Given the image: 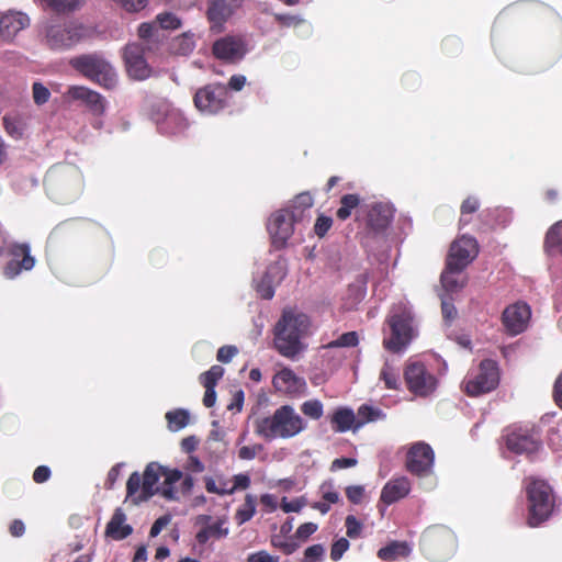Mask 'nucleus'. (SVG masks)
<instances>
[{
	"label": "nucleus",
	"instance_id": "obj_1",
	"mask_svg": "<svg viewBox=\"0 0 562 562\" xmlns=\"http://www.w3.org/2000/svg\"><path fill=\"white\" fill-rule=\"evenodd\" d=\"M254 426L256 435L271 441L297 436L306 429L307 423L293 406L285 404L277 408L271 416L257 418Z\"/></svg>",
	"mask_w": 562,
	"mask_h": 562
},
{
	"label": "nucleus",
	"instance_id": "obj_2",
	"mask_svg": "<svg viewBox=\"0 0 562 562\" xmlns=\"http://www.w3.org/2000/svg\"><path fill=\"white\" fill-rule=\"evenodd\" d=\"M44 188L52 200L58 203L70 202L83 191L81 171L71 164L55 165L45 175Z\"/></svg>",
	"mask_w": 562,
	"mask_h": 562
},
{
	"label": "nucleus",
	"instance_id": "obj_3",
	"mask_svg": "<svg viewBox=\"0 0 562 562\" xmlns=\"http://www.w3.org/2000/svg\"><path fill=\"white\" fill-rule=\"evenodd\" d=\"M310 318L304 313L284 310L274 329V345L280 355L293 359L303 346L301 338L307 333Z\"/></svg>",
	"mask_w": 562,
	"mask_h": 562
},
{
	"label": "nucleus",
	"instance_id": "obj_4",
	"mask_svg": "<svg viewBox=\"0 0 562 562\" xmlns=\"http://www.w3.org/2000/svg\"><path fill=\"white\" fill-rule=\"evenodd\" d=\"M382 331L383 348L391 353L403 352L417 335L411 310L405 306L393 307L385 318Z\"/></svg>",
	"mask_w": 562,
	"mask_h": 562
},
{
	"label": "nucleus",
	"instance_id": "obj_5",
	"mask_svg": "<svg viewBox=\"0 0 562 562\" xmlns=\"http://www.w3.org/2000/svg\"><path fill=\"white\" fill-rule=\"evenodd\" d=\"M528 525L538 527L547 521L555 506L552 487L543 480H532L527 486Z\"/></svg>",
	"mask_w": 562,
	"mask_h": 562
},
{
	"label": "nucleus",
	"instance_id": "obj_6",
	"mask_svg": "<svg viewBox=\"0 0 562 562\" xmlns=\"http://www.w3.org/2000/svg\"><path fill=\"white\" fill-rule=\"evenodd\" d=\"M69 65L87 79L99 86L112 90L117 85L114 68L103 57L95 54H83L72 57Z\"/></svg>",
	"mask_w": 562,
	"mask_h": 562
},
{
	"label": "nucleus",
	"instance_id": "obj_7",
	"mask_svg": "<svg viewBox=\"0 0 562 562\" xmlns=\"http://www.w3.org/2000/svg\"><path fill=\"white\" fill-rule=\"evenodd\" d=\"M164 465L149 462L143 473L133 472L126 482V497H133L135 504L146 502L159 492L157 483L162 476Z\"/></svg>",
	"mask_w": 562,
	"mask_h": 562
},
{
	"label": "nucleus",
	"instance_id": "obj_8",
	"mask_svg": "<svg viewBox=\"0 0 562 562\" xmlns=\"http://www.w3.org/2000/svg\"><path fill=\"white\" fill-rule=\"evenodd\" d=\"M403 375L407 390L416 396L426 397L437 389L436 376L422 361H407Z\"/></svg>",
	"mask_w": 562,
	"mask_h": 562
},
{
	"label": "nucleus",
	"instance_id": "obj_9",
	"mask_svg": "<svg viewBox=\"0 0 562 562\" xmlns=\"http://www.w3.org/2000/svg\"><path fill=\"white\" fill-rule=\"evenodd\" d=\"M498 382L499 374L496 362L484 359L480 362L477 372L464 380V392L469 396H479L496 389Z\"/></svg>",
	"mask_w": 562,
	"mask_h": 562
},
{
	"label": "nucleus",
	"instance_id": "obj_10",
	"mask_svg": "<svg viewBox=\"0 0 562 562\" xmlns=\"http://www.w3.org/2000/svg\"><path fill=\"white\" fill-rule=\"evenodd\" d=\"M193 101L199 111L216 114L227 106V86L220 82L209 83L195 92Z\"/></svg>",
	"mask_w": 562,
	"mask_h": 562
},
{
	"label": "nucleus",
	"instance_id": "obj_11",
	"mask_svg": "<svg viewBox=\"0 0 562 562\" xmlns=\"http://www.w3.org/2000/svg\"><path fill=\"white\" fill-rule=\"evenodd\" d=\"M506 447L516 454H533L541 448V439L535 427L515 426L507 429Z\"/></svg>",
	"mask_w": 562,
	"mask_h": 562
},
{
	"label": "nucleus",
	"instance_id": "obj_12",
	"mask_svg": "<svg viewBox=\"0 0 562 562\" xmlns=\"http://www.w3.org/2000/svg\"><path fill=\"white\" fill-rule=\"evenodd\" d=\"M85 36V29L72 22L54 24L46 30V44L56 50L69 49Z\"/></svg>",
	"mask_w": 562,
	"mask_h": 562
},
{
	"label": "nucleus",
	"instance_id": "obj_13",
	"mask_svg": "<svg viewBox=\"0 0 562 562\" xmlns=\"http://www.w3.org/2000/svg\"><path fill=\"white\" fill-rule=\"evenodd\" d=\"M479 255V244L474 237L463 235L456 239L449 249L446 263L449 268L464 270Z\"/></svg>",
	"mask_w": 562,
	"mask_h": 562
},
{
	"label": "nucleus",
	"instance_id": "obj_14",
	"mask_svg": "<svg viewBox=\"0 0 562 562\" xmlns=\"http://www.w3.org/2000/svg\"><path fill=\"white\" fill-rule=\"evenodd\" d=\"M435 461L432 448L424 442L413 443L406 454V469L416 476H427L431 473Z\"/></svg>",
	"mask_w": 562,
	"mask_h": 562
},
{
	"label": "nucleus",
	"instance_id": "obj_15",
	"mask_svg": "<svg viewBox=\"0 0 562 562\" xmlns=\"http://www.w3.org/2000/svg\"><path fill=\"white\" fill-rule=\"evenodd\" d=\"M247 53L244 38L238 35H226L212 45V54L216 59L228 64L238 63Z\"/></svg>",
	"mask_w": 562,
	"mask_h": 562
},
{
	"label": "nucleus",
	"instance_id": "obj_16",
	"mask_svg": "<svg viewBox=\"0 0 562 562\" xmlns=\"http://www.w3.org/2000/svg\"><path fill=\"white\" fill-rule=\"evenodd\" d=\"M8 255L11 260L5 265L3 274L8 279H13L23 270L29 271L35 265V258L31 256L29 244L12 243L7 247Z\"/></svg>",
	"mask_w": 562,
	"mask_h": 562
},
{
	"label": "nucleus",
	"instance_id": "obj_17",
	"mask_svg": "<svg viewBox=\"0 0 562 562\" xmlns=\"http://www.w3.org/2000/svg\"><path fill=\"white\" fill-rule=\"evenodd\" d=\"M123 59L128 76L135 80H145L151 74L145 58V48L137 43L127 44L124 48Z\"/></svg>",
	"mask_w": 562,
	"mask_h": 562
},
{
	"label": "nucleus",
	"instance_id": "obj_18",
	"mask_svg": "<svg viewBox=\"0 0 562 562\" xmlns=\"http://www.w3.org/2000/svg\"><path fill=\"white\" fill-rule=\"evenodd\" d=\"M530 316L531 311L529 305L524 302H516L504 310L502 323L506 331L515 336L527 328Z\"/></svg>",
	"mask_w": 562,
	"mask_h": 562
},
{
	"label": "nucleus",
	"instance_id": "obj_19",
	"mask_svg": "<svg viewBox=\"0 0 562 562\" xmlns=\"http://www.w3.org/2000/svg\"><path fill=\"white\" fill-rule=\"evenodd\" d=\"M294 221L285 212V210H279L274 212L267 225L268 232L271 236L272 244L277 248H283L294 232Z\"/></svg>",
	"mask_w": 562,
	"mask_h": 562
},
{
	"label": "nucleus",
	"instance_id": "obj_20",
	"mask_svg": "<svg viewBox=\"0 0 562 562\" xmlns=\"http://www.w3.org/2000/svg\"><path fill=\"white\" fill-rule=\"evenodd\" d=\"M454 536L446 527H430L422 536V544L428 551L443 552L454 547Z\"/></svg>",
	"mask_w": 562,
	"mask_h": 562
},
{
	"label": "nucleus",
	"instance_id": "obj_21",
	"mask_svg": "<svg viewBox=\"0 0 562 562\" xmlns=\"http://www.w3.org/2000/svg\"><path fill=\"white\" fill-rule=\"evenodd\" d=\"M67 95L72 100L81 101L95 116H101L105 112L106 101L94 90L83 86H71L67 90Z\"/></svg>",
	"mask_w": 562,
	"mask_h": 562
},
{
	"label": "nucleus",
	"instance_id": "obj_22",
	"mask_svg": "<svg viewBox=\"0 0 562 562\" xmlns=\"http://www.w3.org/2000/svg\"><path fill=\"white\" fill-rule=\"evenodd\" d=\"M243 0H212L207 9V19L211 30L221 32L224 23L233 14L234 10L241 4Z\"/></svg>",
	"mask_w": 562,
	"mask_h": 562
},
{
	"label": "nucleus",
	"instance_id": "obj_23",
	"mask_svg": "<svg viewBox=\"0 0 562 562\" xmlns=\"http://www.w3.org/2000/svg\"><path fill=\"white\" fill-rule=\"evenodd\" d=\"M29 24L30 19L25 13L8 11L0 15V37L5 42H11Z\"/></svg>",
	"mask_w": 562,
	"mask_h": 562
},
{
	"label": "nucleus",
	"instance_id": "obj_24",
	"mask_svg": "<svg viewBox=\"0 0 562 562\" xmlns=\"http://www.w3.org/2000/svg\"><path fill=\"white\" fill-rule=\"evenodd\" d=\"M272 384L277 391L286 393L289 395L303 393L306 389L305 380L301 376H297L294 371L289 368H283L280 370L273 376Z\"/></svg>",
	"mask_w": 562,
	"mask_h": 562
},
{
	"label": "nucleus",
	"instance_id": "obj_25",
	"mask_svg": "<svg viewBox=\"0 0 562 562\" xmlns=\"http://www.w3.org/2000/svg\"><path fill=\"white\" fill-rule=\"evenodd\" d=\"M393 218V210L383 203L373 204L367 213V227L375 234L383 233Z\"/></svg>",
	"mask_w": 562,
	"mask_h": 562
},
{
	"label": "nucleus",
	"instance_id": "obj_26",
	"mask_svg": "<svg viewBox=\"0 0 562 562\" xmlns=\"http://www.w3.org/2000/svg\"><path fill=\"white\" fill-rule=\"evenodd\" d=\"M411 492V482L406 476L390 480L382 488L380 501L386 505L406 497Z\"/></svg>",
	"mask_w": 562,
	"mask_h": 562
},
{
	"label": "nucleus",
	"instance_id": "obj_27",
	"mask_svg": "<svg viewBox=\"0 0 562 562\" xmlns=\"http://www.w3.org/2000/svg\"><path fill=\"white\" fill-rule=\"evenodd\" d=\"M233 481L234 484L231 487L227 486L228 483H223V487H216V481L211 476H206L204 477L205 490L212 494L229 495L237 490H246L250 485V477L245 473L234 475Z\"/></svg>",
	"mask_w": 562,
	"mask_h": 562
},
{
	"label": "nucleus",
	"instance_id": "obj_28",
	"mask_svg": "<svg viewBox=\"0 0 562 562\" xmlns=\"http://www.w3.org/2000/svg\"><path fill=\"white\" fill-rule=\"evenodd\" d=\"M126 516L122 508H116L106 525L105 535L114 540H123L127 538L132 532L133 528L125 524Z\"/></svg>",
	"mask_w": 562,
	"mask_h": 562
},
{
	"label": "nucleus",
	"instance_id": "obj_29",
	"mask_svg": "<svg viewBox=\"0 0 562 562\" xmlns=\"http://www.w3.org/2000/svg\"><path fill=\"white\" fill-rule=\"evenodd\" d=\"M411 553V548L405 541H392L378 550L376 555L380 560L392 562L398 558H406Z\"/></svg>",
	"mask_w": 562,
	"mask_h": 562
},
{
	"label": "nucleus",
	"instance_id": "obj_30",
	"mask_svg": "<svg viewBox=\"0 0 562 562\" xmlns=\"http://www.w3.org/2000/svg\"><path fill=\"white\" fill-rule=\"evenodd\" d=\"M544 249L550 255H562V221L553 224L547 232Z\"/></svg>",
	"mask_w": 562,
	"mask_h": 562
},
{
	"label": "nucleus",
	"instance_id": "obj_31",
	"mask_svg": "<svg viewBox=\"0 0 562 562\" xmlns=\"http://www.w3.org/2000/svg\"><path fill=\"white\" fill-rule=\"evenodd\" d=\"M355 422V414L349 408H338L331 416L333 429L336 432L348 431Z\"/></svg>",
	"mask_w": 562,
	"mask_h": 562
},
{
	"label": "nucleus",
	"instance_id": "obj_32",
	"mask_svg": "<svg viewBox=\"0 0 562 562\" xmlns=\"http://www.w3.org/2000/svg\"><path fill=\"white\" fill-rule=\"evenodd\" d=\"M224 520H217L213 525L202 528L195 536L199 544H205L211 538L221 539L228 535V529L223 527Z\"/></svg>",
	"mask_w": 562,
	"mask_h": 562
},
{
	"label": "nucleus",
	"instance_id": "obj_33",
	"mask_svg": "<svg viewBox=\"0 0 562 562\" xmlns=\"http://www.w3.org/2000/svg\"><path fill=\"white\" fill-rule=\"evenodd\" d=\"M463 270L449 268V263H446V267L440 276V282L447 292H456L465 285L464 281L459 280V274Z\"/></svg>",
	"mask_w": 562,
	"mask_h": 562
},
{
	"label": "nucleus",
	"instance_id": "obj_34",
	"mask_svg": "<svg viewBox=\"0 0 562 562\" xmlns=\"http://www.w3.org/2000/svg\"><path fill=\"white\" fill-rule=\"evenodd\" d=\"M3 127L9 136L14 139H20L23 137L26 124L24 120L20 115H4L3 119Z\"/></svg>",
	"mask_w": 562,
	"mask_h": 562
},
{
	"label": "nucleus",
	"instance_id": "obj_35",
	"mask_svg": "<svg viewBox=\"0 0 562 562\" xmlns=\"http://www.w3.org/2000/svg\"><path fill=\"white\" fill-rule=\"evenodd\" d=\"M360 204V196L355 193L345 194L340 199V206L336 211V216L340 221H346L350 217L352 211Z\"/></svg>",
	"mask_w": 562,
	"mask_h": 562
},
{
	"label": "nucleus",
	"instance_id": "obj_36",
	"mask_svg": "<svg viewBox=\"0 0 562 562\" xmlns=\"http://www.w3.org/2000/svg\"><path fill=\"white\" fill-rule=\"evenodd\" d=\"M195 47V40L194 34L191 32H186L179 36H177L172 41V48L175 53L179 55H188L190 54Z\"/></svg>",
	"mask_w": 562,
	"mask_h": 562
},
{
	"label": "nucleus",
	"instance_id": "obj_37",
	"mask_svg": "<svg viewBox=\"0 0 562 562\" xmlns=\"http://www.w3.org/2000/svg\"><path fill=\"white\" fill-rule=\"evenodd\" d=\"M256 513V498L248 494L244 504L236 510L235 520L240 526L250 520Z\"/></svg>",
	"mask_w": 562,
	"mask_h": 562
},
{
	"label": "nucleus",
	"instance_id": "obj_38",
	"mask_svg": "<svg viewBox=\"0 0 562 562\" xmlns=\"http://www.w3.org/2000/svg\"><path fill=\"white\" fill-rule=\"evenodd\" d=\"M359 345V335L357 331H347L341 334L337 339L329 341L324 346L326 349L334 348H352Z\"/></svg>",
	"mask_w": 562,
	"mask_h": 562
},
{
	"label": "nucleus",
	"instance_id": "obj_39",
	"mask_svg": "<svg viewBox=\"0 0 562 562\" xmlns=\"http://www.w3.org/2000/svg\"><path fill=\"white\" fill-rule=\"evenodd\" d=\"M166 419L171 430H180L189 424L190 415L186 409H175L166 414Z\"/></svg>",
	"mask_w": 562,
	"mask_h": 562
},
{
	"label": "nucleus",
	"instance_id": "obj_40",
	"mask_svg": "<svg viewBox=\"0 0 562 562\" xmlns=\"http://www.w3.org/2000/svg\"><path fill=\"white\" fill-rule=\"evenodd\" d=\"M384 414L382 413L381 409L363 404L358 408L359 420L356 425V428L362 426L366 423L375 422L382 418Z\"/></svg>",
	"mask_w": 562,
	"mask_h": 562
},
{
	"label": "nucleus",
	"instance_id": "obj_41",
	"mask_svg": "<svg viewBox=\"0 0 562 562\" xmlns=\"http://www.w3.org/2000/svg\"><path fill=\"white\" fill-rule=\"evenodd\" d=\"M480 209V201L475 196H468L460 206V226H465L470 223L468 215L475 213Z\"/></svg>",
	"mask_w": 562,
	"mask_h": 562
},
{
	"label": "nucleus",
	"instance_id": "obj_42",
	"mask_svg": "<svg viewBox=\"0 0 562 562\" xmlns=\"http://www.w3.org/2000/svg\"><path fill=\"white\" fill-rule=\"evenodd\" d=\"M223 367L214 364L200 375V382L203 386H216L217 382L223 378Z\"/></svg>",
	"mask_w": 562,
	"mask_h": 562
},
{
	"label": "nucleus",
	"instance_id": "obj_43",
	"mask_svg": "<svg viewBox=\"0 0 562 562\" xmlns=\"http://www.w3.org/2000/svg\"><path fill=\"white\" fill-rule=\"evenodd\" d=\"M301 412L305 416L317 420L324 414V406L319 400H310L301 405Z\"/></svg>",
	"mask_w": 562,
	"mask_h": 562
},
{
	"label": "nucleus",
	"instance_id": "obj_44",
	"mask_svg": "<svg viewBox=\"0 0 562 562\" xmlns=\"http://www.w3.org/2000/svg\"><path fill=\"white\" fill-rule=\"evenodd\" d=\"M380 379L384 382L385 389H398V375L390 364L386 363L383 366L380 372Z\"/></svg>",
	"mask_w": 562,
	"mask_h": 562
},
{
	"label": "nucleus",
	"instance_id": "obj_45",
	"mask_svg": "<svg viewBox=\"0 0 562 562\" xmlns=\"http://www.w3.org/2000/svg\"><path fill=\"white\" fill-rule=\"evenodd\" d=\"M156 21L159 23L161 29L176 30L181 25L180 19L171 12H162L156 16Z\"/></svg>",
	"mask_w": 562,
	"mask_h": 562
},
{
	"label": "nucleus",
	"instance_id": "obj_46",
	"mask_svg": "<svg viewBox=\"0 0 562 562\" xmlns=\"http://www.w3.org/2000/svg\"><path fill=\"white\" fill-rule=\"evenodd\" d=\"M257 292L263 300H270L274 295V288L271 283L270 271L265 273L260 282L257 284Z\"/></svg>",
	"mask_w": 562,
	"mask_h": 562
},
{
	"label": "nucleus",
	"instance_id": "obj_47",
	"mask_svg": "<svg viewBox=\"0 0 562 562\" xmlns=\"http://www.w3.org/2000/svg\"><path fill=\"white\" fill-rule=\"evenodd\" d=\"M325 555V548L323 544H313L305 549L302 562H321Z\"/></svg>",
	"mask_w": 562,
	"mask_h": 562
},
{
	"label": "nucleus",
	"instance_id": "obj_48",
	"mask_svg": "<svg viewBox=\"0 0 562 562\" xmlns=\"http://www.w3.org/2000/svg\"><path fill=\"white\" fill-rule=\"evenodd\" d=\"M32 94L35 104L43 105L48 102L50 91L42 82H34L32 86Z\"/></svg>",
	"mask_w": 562,
	"mask_h": 562
},
{
	"label": "nucleus",
	"instance_id": "obj_49",
	"mask_svg": "<svg viewBox=\"0 0 562 562\" xmlns=\"http://www.w3.org/2000/svg\"><path fill=\"white\" fill-rule=\"evenodd\" d=\"M346 533L351 539H357L362 532V524L353 516L348 515L345 519Z\"/></svg>",
	"mask_w": 562,
	"mask_h": 562
},
{
	"label": "nucleus",
	"instance_id": "obj_50",
	"mask_svg": "<svg viewBox=\"0 0 562 562\" xmlns=\"http://www.w3.org/2000/svg\"><path fill=\"white\" fill-rule=\"evenodd\" d=\"M333 226V218L321 214L314 224V233L319 237H324Z\"/></svg>",
	"mask_w": 562,
	"mask_h": 562
},
{
	"label": "nucleus",
	"instance_id": "obj_51",
	"mask_svg": "<svg viewBox=\"0 0 562 562\" xmlns=\"http://www.w3.org/2000/svg\"><path fill=\"white\" fill-rule=\"evenodd\" d=\"M273 18L283 27H296L304 22L300 16L292 14L274 13Z\"/></svg>",
	"mask_w": 562,
	"mask_h": 562
},
{
	"label": "nucleus",
	"instance_id": "obj_52",
	"mask_svg": "<svg viewBox=\"0 0 562 562\" xmlns=\"http://www.w3.org/2000/svg\"><path fill=\"white\" fill-rule=\"evenodd\" d=\"M47 5L56 12H67L74 10L78 0H44Z\"/></svg>",
	"mask_w": 562,
	"mask_h": 562
},
{
	"label": "nucleus",
	"instance_id": "obj_53",
	"mask_svg": "<svg viewBox=\"0 0 562 562\" xmlns=\"http://www.w3.org/2000/svg\"><path fill=\"white\" fill-rule=\"evenodd\" d=\"M350 543L346 538L336 540L330 548V559L338 561L342 558L344 553L349 549Z\"/></svg>",
	"mask_w": 562,
	"mask_h": 562
},
{
	"label": "nucleus",
	"instance_id": "obj_54",
	"mask_svg": "<svg viewBox=\"0 0 562 562\" xmlns=\"http://www.w3.org/2000/svg\"><path fill=\"white\" fill-rule=\"evenodd\" d=\"M292 207L293 209H300L308 211L313 204L314 200L310 192H302L292 200Z\"/></svg>",
	"mask_w": 562,
	"mask_h": 562
},
{
	"label": "nucleus",
	"instance_id": "obj_55",
	"mask_svg": "<svg viewBox=\"0 0 562 562\" xmlns=\"http://www.w3.org/2000/svg\"><path fill=\"white\" fill-rule=\"evenodd\" d=\"M318 526L314 522H304L295 531L294 538L301 541H306L314 532L317 531Z\"/></svg>",
	"mask_w": 562,
	"mask_h": 562
},
{
	"label": "nucleus",
	"instance_id": "obj_56",
	"mask_svg": "<svg viewBox=\"0 0 562 562\" xmlns=\"http://www.w3.org/2000/svg\"><path fill=\"white\" fill-rule=\"evenodd\" d=\"M237 353L238 349L235 346L225 345L217 350L216 359L222 363H228Z\"/></svg>",
	"mask_w": 562,
	"mask_h": 562
},
{
	"label": "nucleus",
	"instance_id": "obj_57",
	"mask_svg": "<svg viewBox=\"0 0 562 562\" xmlns=\"http://www.w3.org/2000/svg\"><path fill=\"white\" fill-rule=\"evenodd\" d=\"M263 447L260 443L254 446H243L238 450V458L241 460H252L262 451Z\"/></svg>",
	"mask_w": 562,
	"mask_h": 562
},
{
	"label": "nucleus",
	"instance_id": "obj_58",
	"mask_svg": "<svg viewBox=\"0 0 562 562\" xmlns=\"http://www.w3.org/2000/svg\"><path fill=\"white\" fill-rule=\"evenodd\" d=\"M441 313H442L443 318L449 323L452 322L457 317L458 312L452 302V299H450V300L442 299L441 300Z\"/></svg>",
	"mask_w": 562,
	"mask_h": 562
},
{
	"label": "nucleus",
	"instance_id": "obj_59",
	"mask_svg": "<svg viewBox=\"0 0 562 562\" xmlns=\"http://www.w3.org/2000/svg\"><path fill=\"white\" fill-rule=\"evenodd\" d=\"M162 476L165 477L164 485L172 486L183 477V473L178 469H168L167 467H164Z\"/></svg>",
	"mask_w": 562,
	"mask_h": 562
},
{
	"label": "nucleus",
	"instance_id": "obj_60",
	"mask_svg": "<svg viewBox=\"0 0 562 562\" xmlns=\"http://www.w3.org/2000/svg\"><path fill=\"white\" fill-rule=\"evenodd\" d=\"M303 506H304V501L302 498H295V499H292L289 502L286 499V497L282 498L281 505H280L281 509L284 513H299Z\"/></svg>",
	"mask_w": 562,
	"mask_h": 562
},
{
	"label": "nucleus",
	"instance_id": "obj_61",
	"mask_svg": "<svg viewBox=\"0 0 562 562\" xmlns=\"http://www.w3.org/2000/svg\"><path fill=\"white\" fill-rule=\"evenodd\" d=\"M363 494L364 488L361 485H351L346 488V496L353 504L361 503Z\"/></svg>",
	"mask_w": 562,
	"mask_h": 562
},
{
	"label": "nucleus",
	"instance_id": "obj_62",
	"mask_svg": "<svg viewBox=\"0 0 562 562\" xmlns=\"http://www.w3.org/2000/svg\"><path fill=\"white\" fill-rule=\"evenodd\" d=\"M247 562H279V557L271 555L267 551L260 550L249 554Z\"/></svg>",
	"mask_w": 562,
	"mask_h": 562
},
{
	"label": "nucleus",
	"instance_id": "obj_63",
	"mask_svg": "<svg viewBox=\"0 0 562 562\" xmlns=\"http://www.w3.org/2000/svg\"><path fill=\"white\" fill-rule=\"evenodd\" d=\"M170 520L171 517L169 515H164L157 518L150 528L149 536L151 538L157 537L161 530L170 522Z\"/></svg>",
	"mask_w": 562,
	"mask_h": 562
},
{
	"label": "nucleus",
	"instance_id": "obj_64",
	"mask_svg": "<svg viewBox=\"0 0 562 562\" xmlns=\"http://www.w3.org/2000/svg\"><path fill=\"white\" fill-rule=\"evenodd\" d=\"M184 469L192 473H201L205 467L198 457L190 456L184 464Z\"/></svg>",
	"mask_w": 562,
	"mask_h": 562
}]
</instances>
